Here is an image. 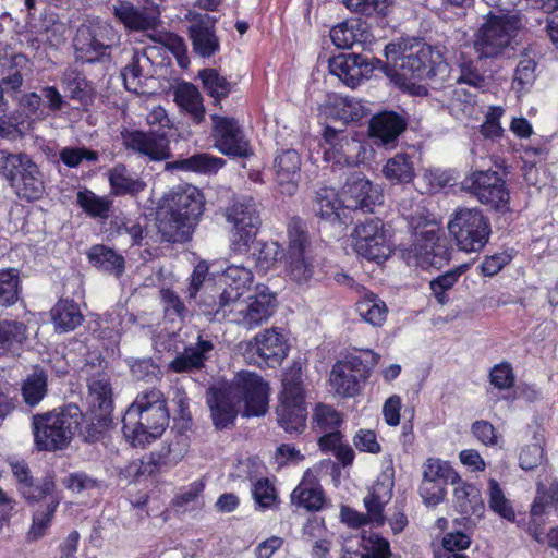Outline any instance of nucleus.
<instances>
[{
	"label": "nucleus",
	"instance_id": "8fccbe9b",
	"mask_svg": "<svg viewBox=\"0 0 558 558\" xmlns=\"http://www.w3.org/2000/svg\"><path fill=\"white\" fill-rule=\"evenodd\" d=\"M76 202L90 217L107 218L112 203L107 197H100L89 190L78 191Z\"/></svg>",
	"mask_w": 558,
	"mask_h": 558
},
{
	"label": "nucleus",
	"instance_id": "0e129e2a",
	"mask_svg": "<svg viewBox=\"0 0 558 558\" xmlns=\"http://www.w3.org/2000/svg\"><path fill=\"white\" fill-rule=\"evenodd\" d=\"M109 182L116 194L132 193L137 186V181L130 175L124 165H117L110 170Z\"/></svg>",
	"mask_w": 558,
	"mask_h": 558
},
{
	"label": "nucleus",
	"instance_id": "c756f323",
	"mask_svg": "<svg viewBox=\"0 0 558 558\" xmlns=\"http://www.w3.org/2000/svg\"><path fill=\"white\" fill-rule=\"evenodd\" d=\"M86 401L92 413L110 414L113 410L112 387L106 373L92 375L87 379Z\"/></svg>",
	"mask_w": 558,
	"mask_h": 558
},
{
	"label": "nucleus",
	"instance_id": "774afa93",
	"mask_svg": "<svg viewBox=\"0 0 558 558\" xmlns=\"http://www.w3.org/2000/svg\"><path fill=\"white\" fill-rule=\"evenodd\" d=\"M60 160L69 168H76L83 160L96 162L98 153L86 147H64L59 153Z\"/></svg>",
	"mask_w": 558,
	"mask_h": 558
},
{
	"label": "nucleus",
	"instance_id": "ddd939ff",
	"mask_svg": "<svg viewBox=\"0 0 558 558\" xmlns=\"http://www.w3.org/2000/svg\"><path fill=\"white\" fill-rule=\"evenodd\" d=\"M517 28V21L513 17L488 15L474 39V49L478 58H494L500 54L509 46Z\"/></svg>",
	"mask_w": 558,
	"mask_h": 558
},
{
	"label": "nucleus",
	"instance_id": "2f4dec72",
	"mask_svg": "<svg viewBox=\"0 0 558 558\" xmlns=\"http://www.w3.org/2000/svg\"><path fill=\"white\" fill-rule=\"evenodd\" d=\"M314 209L324 219L342 223L348 221L343 197L340 198L337 191L332 187L323 186L316 192Z\"/></svg>",
	"mask_w": 558,
	"mask_h": 558
},
{
	"label": "nucleus",
	"instance_id": "7ed1b4c3",
	"mask_svg": "<svg viewBox=\"0 0 558 558\" xmlns=\"http://www.w3.org/2000/svg\"><path fill=\"white\" fill-rule=\"evenodd\" d=\"M385 56L397 68L393 74L396 84L404 88L410 87L411 80L444 78L449 73V64L442 54L425 44L390 43L385 47Z\"/></svg>",
	"mask_w": 558,
	"mask_h": 558
},
{
	"label": "nucleus",
	"instance_id": "69168bd1",
	"mask_svg": "<svg viewBox=\"0 0 558 558\" xmlns=\"http://www.w3.org/2000/svg\"><path fill=\"white\" fill-rule=\"evenodd\" d=\"M546 510H551L558 515V483L550 484L547 492L539 493L531 508L532 515H541Z\"/></svg>",
	"mask_w": 558,
	"mask_h": 558
},
{
	"label": "nucleus",
	"instance_id": "f704fd0d",
	"mask_svg": "<svg viewBox=\"0 0 558 558\" xmlns=\"http://www.w3.org/2000/svg\"><path fill=\"white\" fill-rule=\"evenodd\" d=\"M17 68L14 74L1 78L3 86L8 90L16 92L20 89L23 83V76L28 70V59L22 53H16L12 49L4 45H0V72H3L4 68Z\"/></svg>",
	"mask_w": 558,
	"mask_h": 558
},
{
	"label": "nucleus",
	"instance_id": "bf43d9fd",
	"mask_svg": "<svg viewBox=\"0 0 558 558\" xmlns=\"http://www.w3.org/2000/svg\"><path fill=\"white\" fill-rule=\"evenodd\" d=\"M343 4L352 12L366 16H384L387 14L389 0H342Z\"/></svg>",
	"mask_w": 558,
	"mask_h": 558
},
{
	"label": "nucleus",
	"instance_id": "e2e57ef3",
	"mask_svg": "<svg viewBox=\"0 0 558 558\" xmlns=\"http://www.w3.org/2000/svg\"><path fill=\"white\" fill-rule=\"evenodd\" d=\"M447 484L422 477L418 494L428 507H435L445 500Z\"/></svg>",
	"mask_w": 558,
	"mask_h": 558
},
{
	"label": "nucleus",
	"instance_id": "a19ab883",
	"mask_svg": "<svg viewBox=\"0 0 558 558\" xmlns=\"http://www.w3.org/2000/svg\"><path fill=\"white\" fill-rule=\"evenodd\" d=\"M19 492L29 504H36L45 499L49 502L54 497H60L56 489L54 476L50 474L39 480L33 477Z\"/></svg>",
	"mask_w": 558,
	"mask_h": 558
},
{
	"label": "nucleus",
	"instance_id": "b1692460",
	"mask_svg": "<svg viewBox=\"0 0 558 558\" xmlns=\"http://www.w3.org/2000/svg\"><path fill=\"white\" fill-rule=\"evenodd\" d=\"M329 72L354 88L373 73L374 65L369 60L357 53H342L329 60Z\"/></svg>",
	"mask_w": 558,
	"mask_h": 558
},
{
	"label": "nucleus",
	"instance_id": "5701e85b",
	"mask_svg": "<svg viewBox=\"0 0 558 558\" xmlns=\"http://www.w3.org/2000/svg\"><path fill=\"white\" fill-rule=\"evenodd\" d=\"M189 36L193 50L202 58H209L220 49V41L215 33L216 19L208 14L189 12Z\"/></svg>",
	"mask_w": 558,
	"mask_h": 558
},
{
	"label": "nucleus",
	"instance_id": "2eb2a0df",
	"mask_svg": "<svg viewBox=\"0 0 558 558\" xmlns=\"http://www.w3.org/2000/svg\"><path fill=\"white\" fill-rule=\"evenodd\" d=\"M352 241L355 252L368 260L379 263L387 259L391 253L389 236L378 218H368L356 225L352 232Z\"/></svg>",
	"mask_w": 558,
	"mask_h": 558
},
{
	"label": "nucleus",
	"instance_id": "e433bc0d",
	"mask_svg": "<svg viewBox=\"0 0 558 558\" xmlns=\"http://www.w3.org/2000/svg\"><path fill=\"white\" fill-rule=\"evenodd\" d=\"M361 296L355 306L360 317L371 324L372 326L379 327L386 322L388 307L386 303L375 293L365 290L361 291Z\"/></svg>",
	"mask_w": 558,
	"mask_h": 558
},
{
	"label": "nucleus",
	"instance_id": "338daca9",
	"mask_svg": "<svg viewBox=\"0 0 558 558\" xmlns=\"http://www.w3.org/2000/svg\"><path fill=\"white\" fill-rule=\"evenodd\" d=\"M114 16L130 31L140 29V11L130 1L118 0L113 4Z\"/></svg>",
	"mask_w": 558,
	"mask_h": 558
},
{
	"label": "nucleus",
	"instance_id": "aec40b11",
	"mask_svg": "<svg viewBox=\"0 0 558 558\" xmlns=\"http://www.w3.org/2000/svg\"><path fill=\"white\" fill-rule=\"evenodd\" d=\"M392 481L387 483H376L369 494L364 498V506L367 510V517L349 507H342L340 511L341 522L350 527H360L368 521L377 526L385 522L384 507L388 504L392 495Z\"/></svg>",
	"mask_w": 558,
	"mask_h": 558
},
{
	"label": "nucleus",
	"instance_id": "864d4df0",
	"mask_svg": "<svg viewBox=\"0 0 558 558\" xmlns=\"http://www.w3.org/2000/svg\"><path fill=\"white\" fill-rule=\"evenodd\" d=\"M254 252L252 253L253 260L256 266L262 270L270 269L277 262L280 252V246L277 242H256L252 245Z\"/></svg>",
	"mask_w": 558,
	"mask_h": 558
},
{
	"label": "nucleus",
	"instance_id": "0eeeda50",
	"mask_svg": "<svg viewBox=\"0 0 558 558\" xmlns=\"http://www.w3.org/2000/svg\"><path fill=\"white\" fill-rule=\"evenodd\" d=\"M278 424L288 433H301L305 427L306 408L302 383V365L294 362L282 376V390L276 409Z\"/></svg>",
	"mask_w": 558,
	"mask_h": 558
},
{
	"label": "nucleus",
	"instance_id": "423d86ee",
	"mask_svg": "<svg viewBox=\"0 0 558 558\" xmlns=\"http://www.w3.org/2000/svg\"><path fill=\"white\" fill-rule=\"evenodd\" d=\"M0 175L21 198L39 199L45 192L44 175L25 153L0 149Z\"/></svg>",
	"mask_w": 558,
	"mask_h": 558
},
{
	"label": "nucleus",
	"instance_id": "bb28decb",
	"mask_svg": "<svg viewBox=\"0 0 558 558\" xmlns=\"http://www.w3.org/2000/svg\"><path fill=\"white\" fill-rule=\"evenodd\" d=\"M408 121L404 116L395 111H383L369 121V135L375 143L389 145L405 130Z\"/></svg>",
	"mask_w": 558,
	"mask_h": 558
},
{
	"label": "nucleus",
	"instance_id": "39448f33",
	"mask_svg": "<svg viewBox=\"0 0 558 558\" xmlns=\"http://www.w3.org/2000/svg\"><path fill=\"white\" fill-rule=\"evenodd\" d=\"M379 357L372 350L345 354L332 365L329 376L330 390L340 398L359 396L378 364Z\"/></svg>",
	"mask_w": 558,
	"mask_h": 558
},
{
	"label": "nucleus",
	"instance_id": "f3484780",
	"mask_svg": "<svg viewBox=\"0 0 558 558\" xmlns=\"http://www.w3.org/2000/svg\"><path fill=\"white\" fill-rule=\"evenodd\" d=\"M322 148L324 160L332 166H355L361 160L363 144L350 136L345 131L326 126L323 133Z\"/></svg>",
	"mask_w": 558,
	"mask_h": 558
},
{
	"label": "nucleus",
	"instance_id": "20e7f679",
	"mask_svg": "<svg viewBox=\"0 0 558 558\" xmlns=\"http://www.w3.org/2000/svg\"><path fill=\"white\" fill-rule=\"evenodd\" d=\"M83 421L76 404H68L50 412L33 416L34 441L38 450L64 449L72 440Z\"/></svg>",
	"mask_w": 558,
	"mask_h": 558
},
{
	"label": "nucleus",
	"instance_id": "c9c22d12",
	"mask_svg": "<svg viewBox=\"0 0 558 558\" xmlns=\"http://www.w3.org/2000/svg\"><path fill=\"white\" fill-rule=\"evenodd\" d=\"M291 500L307 510H319L324 505V495L315 483L311 471H306L301 483L293 489Z\"/></svg>",
	"mask_w": 558,
	"mask_h": 558
},
{
	"label": "nucleus",
	"instance_id": "37998d69",
	"mask_svg": "<svg viewBox=\"0 0 558 558\" xmlns=\"http://www.w3.org/2000/svg\"><path fill=\"white\" fill-rule=\"evenodd\" d=\"M383 172L391 182L409 183L415 175L413 157L407 154H397L387 160Z\"/></svg>",
	"mask_w": 558,
	"mask_h": 558
},
{
	"label": "nucleus",
	"instance_id": "6e6d98bb",
	"mask_svg": "<svg viewBox=\"0 0 558 558\" xmlns=\"http://www.w3.org/2000/svg\"><path fill=\"white\" fill-rule=\"evenodd\" d=\"M19 271L14 268L0 271V307L14 304L17 300Z\"/></svg>",
	"mask_w": 558,
	"mask_h": 558
},
{
	"label": "nucleus",
	"instance_id": "680f3d73",
	"mask_svg": "<svg viewBox=\"0 0 558 558\" xmlns=\"http://www.w3.org/2000/svg\"><path fill=\"white\" fill-rule=\"evenodd\" d=\"M423 180L428 191L435 193L446 186L453 185L457 181V175L453 170L433 168L424 171Z\"/></svg>",
	"mask_w": 558,
	"mask_h": 558
},
{
	"label": "nucleus",
	"instance_id": "4468645a",
	"mask_svg": "<svg viewBox=\"0 0 558 558\" xmlns=\"http://www.w3.org/2000/svg\"><path fill=\"white\" fill-rule=\"evenodd\" d=\"M462 187L485 206L496 210L508 208L510 192L496 171H474L464 179Z\"/></svg>",
	"mask_w": 558,
	"mask_h": 558
},
{
	"label": "nucleus",
	"instance_id": "6ab92c4d",
	"mask_svg": "<svg viewBox=\"0 0 558 558\" xmlns=\"http://www.w3.org/2000/svg\"><path fill=\"white\" fill-rule=\"evenodd\" d=\"M450 258L446 239L436 230H427L416 238L408 252V263L423 269L444 267Z\"/></svg>",
	"mask_w": 558,
	"mask_h": 558
},
{
	"label": "nucleus",
	"instance_id": "a878e982",
	"mask_svg": "<svg viewBox=\"0 0 558 558\" xmlns=\"http://www.w3.org/2000/svg\"><path fill=\"white\" fill-rule=\"evenodd\" d=\"M301 165V156L295 149H282L275 156L272 162L275 181L282 194L293 195L296 192Z\"/></svg>",
	"mask_w": 558,
	"mask_h": 558
},
{
	"label": "nucleus",
	"instance_id": "f257e3e1",
	"mask_svg": "<svg viewBox=\"0 0 558 558\" xmlns=\"http://www.w3.org/2000/svg\"><path fill=\"white\" fill-rule=\"evenodd\" d=\"M269 387L262 376L241 372L227 387L213 388L207 397L211 418L217 429L233 424L238 407L243 403V416H263L268 410Z\"/></svg>",
	"mask_w": 558,
	"mask_h": 558
},
{
	"label": "nucleus",
	"instance_id": "5fc2aeb1",
	"mask_svg": "<svg viewBox=\"0 0 558 558\" xmlns=\"http://www.w3.org/2000/svg\"><path fill=\"white\" fill-rule=\"evenodd\" d=\"M361 558H390L389 542L378 534H369L362 536L361 544Z\"/></svg>",
	"mask_w": 558,
	"mask_h": 558
},
{
	"label": "nucleus",
	"instance_id": "f8f14e48",
	"mask_svg": "<svg viewBox=\"0 0 558 558\" xmlns=\"http://www.w3.org/2000/svg\"><path fill=\"white\" fill-rule=\"evenodd\" d=\"M229 319L248 330L266 323L275 313L276 295L267 287H258L254 295L227 306Z\"/></svg>",
	"mask_w": 558,
	"mask_h": 558
},
{
	"label": "nucleus",
	"instance_id": "9b49d317",
	"mask_svg": "<svg viewBox=\"0 0 558 558\" xmlns=\"http://www.w3.org/2000/svg\"><path fill=\"white\" fill-rule=\"evenodd\" d=\"M119 40L118 33L106 21L95 20L82 25L74 38L76 57L84 62L94 63L106 54Z\"/></svg>",
	"mask_w": 558,
	"mask_h": 558
},
{
	"label": "nucleus",
	"instance_id": "7c9ffc66",
	"mask_svg": "<svg viewBox=\"0 0 558 558\" xmlns=\"http://www.w3.org/2000/svg\"><path fill=\"white\" fill-rule=\"evenodd\" d=\"M452 504L457 511L464 515L481 517L484 512V501L480 488L459 475V482L452 484Z\"/></svg>",
	"mask_w": 558,
	"mask_h": 558
},
{
	"label": "nucleus",
	"instance_id": "a211bd4d",
	"mask_svg": "<svg viewBox=\"0 0 558 558\" xmlns=\"http://www.w3.org/2000/svg\"><path fill=\"white\" fill-rule=\"evenodd\" d=\"M215 147L229 157L244 158L253 154L248 140L234 118L211 116Z\"/></svg>",
	"mask_w": 558,
	"mask_h": 558
},
{
	"label": "nucleus",
	"instance_id": "3c124183",
	"mask_svg": "<svg viewBox=\"0 0 558 558\" xmlns=\"http://www.w3.org/2000/svg\"><path fill=\"white\" fill-rule=\"evenodd\" d=\"M343 422L342 415L333 407L319 403L313 413V427L318 433L338 429Z\"/></svg>",
	"mask_w": 558,
	"mask_h": 558
},
{
	"label": "nucleus",
	"instance_id": "ea45409f",
	"mask_svg": "<svg viewBox=\"0 0 558 558\" xmlns=\"http://www.w3.org/2000/svg\"><path fill=\"white\" fill-rule=\"evenodd\" d=\"M366 112V107L359 99L340 95L330 97L329 114L344 123L359 121Z\"/></svg>",
	"mask_w": 558,
	"mask_h": 558
},
{
	"label": "nucleus",
	"instance_id": "9d476101",
	"mask_svg": "<svg viewBox=\"0 0 558 558\" xmlns=\"http://www.w3.org/2000/svg\"><path fill=\"white\" fill-rule=\"evenodd\" d=\"M288 251L284 257L286 276L293 282L302 286L307 283L314 275L313 258L307 255L308 236L305 223L292 218L288 225Z\"/></svg>",
	"mask_w": 558,
	"mask_h": 558
},
{
	"label": "nucleus",
	"instance_id": "c03bdc74",
	"mask_svg": "<svg viewBox=\"0 0 558 558\" xmlns=\"http://www.w3.org/2000/svg\"><path fill=\"white\" fill-rule=\"evenodd\" d=\"M444 96L446 106L454 118L463 119L473 113L475 95L462 86L449 88Z\"/></svg>",
	"mask_w": 558,
	"mask_h": 558
},
{
	"label": "nucleus",
	"instance_id": "052dcab7",
	"mask_svg": "<svg viewBox=\"0 0 558 558\" xmlns=\"http://www.w3.org/2000/svg\"><path fill=\"white\" fill-rule=\"evenodd\" d=\"M536 62L534 59L530 57H523L519 64L517 65L514 77H513V88L518 92H523L527 89L536 78Z\"/></svg>",
	"mask_w": 558,
	"mask_h": 558
},
{
	"label": "nucleus",
	"instance_id": "13d9d810",
	"mask_svg": "<svg viewBox=\"0 0 558 558\" xmlns=\"http://www.w3.org/2000/svg\"><path fill=\"white\" fill-rule=\"evenodd\" d=\"M251 492L256 506L263 510L271 508L278 500L276 488L268 478L256 480Z\"/></svg>",
	"mask_w": 558,
	"mask_h": 558
},
{
	"label": "nucleus",
	"instance_id": "c85d7f7f",
	"mask_svg": "<svg viewBox=\"0 0 558 558\" xmlns=\"http://www.w3.org/2000/svg\"><path fill=\"white\" fill-rule=\"evenodd\" d=\"M378 199L379 194L365 178H356L347 182L343 191V204L347 210L372 211Z\"/></svg>",
	"mask_w": 558,
	"mask_h": 558
},
{
	"label": "nucleus",
	"instance_id": "393cba45",
	"mask_svg": "<svg viewBox=\"0 0 558 558\" xmlns=\"http://www.w3.org/2000/svg\"><path fill=\"white\" fill-rule=\"evenodd\" d=\"M225 288L219 296L217 313H227V306L240 300L253 283L251 269L243 265L231 264L227 266L221 275Z\"/></svg>",
	"mask_w": 558,
	"mask_h": 558
},
{
	"label": "nucleus",
	"instance_id": "72a5a7b5",
	"mask_svg": "<svg viewBox=\"0 0 558 558\" xmlns=\"http://www.w3.org/2000/svg\"><path fill=\"white\" fill-rule=\"evenodd\" d=\"M225 165L226 161L222 158L202 153L187 158L167 162L166 169L214 174L217 173Z\"/></svg>",
	"mask_w": 558,
	"mask_h": 558
},
{
	"label": "nucleus",
	"instance_id": "09e8293b",
	"mask_svg": "<svg viewBox=\"0 0 558 558\" xmlns=\"http://www.w3.org/2000/svg\"><path fill=\"white\" fill-rule=\"evenodd\" d=\"M364 31L357 22H343L333 26L330 31V38L338 48L347 49L364 41Z\"/></svg>",
	"mask_w": 558,
	"mask_h": 558
},
{
	"label": "nucleus",
	"instance_id": "79ce46f5",
	"mask_svg": "<svg viewBox=\"0 0 558 558\" xmlns=\"http://www.w3.org/2000/svg\"><path fill=\"white\" fill-rule=\"evenodd\" d=\"M48 375L39 367H35L33 373L28 374L22 385V396L24 402L29 407L37 405L47 395Z\"/></svg>",
	"mask_w": 558,
	"mask_h": 558
},
{
	"label": "nucleus",
	"instance_id": "de8ad7c7",
	"mask_svg": "<svg viewBox=\"0 0 558 558\" xmlns=\"http://www.w3.org/2000/svg\"><path fill=\"white\" fill-rule=\"evenodd\" d=\"M422 477L445 484L459 482V473L449 461L439 458H427L422 465Z\"/></svg>",
	"mask_w": 558,
	"mask_h": 558
},
{
	"label": "nucleus",
	"instance_id": "58836bf2",
	"mask_svg": "<svg viewBox=\"0 0 558 558\" xmlns=\"http://www.w3.org/2000/svg\"><path fill=\"white\" fill-rule=\"evenodd\" d=\"M27 340V327L17 320H0V355L19 351Z\"/></svg>",
	"mask_w": 558,
	"mask_h": 558
},
{
	"label": "nucleus",
	"instance_id": "49530a36",
	"mask_svg": "<svg viewBox=\"0 0 558 558\" xmlns=\"http://www.w3.org/2000/svg\"><path fill=\"white\" fill-rule=\"evenodd\" d=\"M90 263L105 271L120 276L124 269V259L113 250L105 245H95L88 252Z\"/></svg>",
	"mask_w": 558,
	"mask_h": 558
},
{
	"label": "nucleus",
	"instance_id": "cd10ccee",
	"mask_svg": "<svg viewBox=\"0 0 558 558\" xmlns=\"http://www.w3.org/2000/svg\"><path fill=\"white\" fill-rule=\"evenodd\" d=\"M214 350V343L208 337L199 333L197 341L184 349L169 364V368L175 373H184L193 369H199L205 365L210 352Z\"/></svg>",
	"mask_w": 558,
	"mask_h": 558
},
{
	"label": "nucleus",
	"instance_id": "412c9836",
	"mask_svg": "<svg viewBox=\"0 0 558 558\" xmlns=\"http://www.w3.org/2000/svg\"><path fill=\"white\" fill-rule=\"evenodd\" d=\"M169 424V411L163 393L151 388L142 395V445L150 442L165 433Z\"/></svg>",
	"mask_w": 558,
	"mask_h": 558
},
{
	"label": "nucleus",
	"instance_id": "6e6552de",
	"mask_svg": "<svg viewBox=\"0 0 558 558\" xmlns=\"http://www.w3.org/2000/svg\"><path fill=\"white\" fill-rule=\"evenodd\" d=\"M225 216L227 222L232 226L231 254L240 256L248 254L262 223L257 203L252 197L238 198L226 209Z\"/></svg>",
	"mask_w": 558,
	"mask_h": 558
},
{
	"label": "nucleus",
	"instance_id": "4be33fe9",
	"mask_svg": "<svg viewBox=\"0 0 558 558\" xmlns=\"http://www.w3.org/2000/svg\"><path fill=\"white\" fill-rule=\"evenodd\" d=\"M150 132H142V155L150 160H166L169 158V141L166 136V129L169 128L170 119L161 106H154L146 117Z\"/></svg>",
	"mask_w": 558,
	"mask_h": 558
},
{
	"label": "nucleus",
	"instance_id": "f03ea898",
	"mask_svg": "<svg viewBox=\"0 0 558 558\" xmlns=\"http://www.w3.org/2000/svg\"><path fill=\"white\" fill-rule=\"evenodd\" d=\"M202 213L203 199L199 190L193 185L177 186L159 202L156 226L167 242H186L191 239Z\"/></svg>",
	"mask_w": 558,
	"mask_h": 558
},
{
	"label": "nucleus",
	"instance_id": "1a4fd4ad",
	"mask_svg": "<svg viewBox=\"0 0 558 558\" xmlns=\"http://www.w3.org/2000/svg\"><path fill=\"white\" fill-rule=\"evenodd\" d=\"M448 230L460 251L480 252L488 242L490 223L477 208H459L448 222Z\"/></svg>",
	"mask_w": 558,
	"mask_h": 558
},
{
	"label": "nucleus",
	"instance_id": "4d7b16f0",
	"mask_svg": "<svg viewBox=\"0 0 558 558\" xmlns=\"http://www.w3.org/2000/svg\"><path fill=\"white\" fill-rule=\"evenodd\" d=\"M61 497H54L52 501L47 502L44 511H36L33 517V524L28 532V537L33 541L40 538L53 518V514L60 504Z\"/></svg>",
	"mask_w": 558,
	"mask_h": 558
},
{
	"label": "nucleus",
	"instance_id": "473e14b6",
	"mask_svg": "<svg viewBox=\"0 0 558 558\" xmlns=\"http://www.w3.org/2000/svg\"><path fill=\"white\" fill-rule=\"evenodd\" d=\"M173 98L175 104L190 116L195 123H201L205 118L203 98L195 85L181 83L174 87Z\"/></svg>",
	"mask_w": 558,
	"mask_h": 558
},
{
	"label": "nucleus",
	"instance_id": "a18cd8bd",
	"mask_svg": "<svg viewBox=\"0 0 558 558\" xmlns=\"http://www.w3.org/2000/svg\"><path fill=\"white\" fill-rule=\"evenodd\" d=\"M487 498L489 509L500 518L514 522L515 512L510 499L505 495L499 482L493 477L487 481Z\"/></svg>",
	"mask_w": 558,
	"mask_h": 558
},
{
	"label": "nucleus",
	"instance_id": "4c0bfd02",
	"mask_svg": "<svg viewBox=\"0 0 558 558\" xmlns=\"http://www.w3.org/2000/svg\"><path fill=\"white\" fill-rule=\"evenodd\" d=\"M51 317L59 332L72 331L83 322L80 307L72 300H60L51 310Z\"/></svg>",
	"mask_w": 558,
	"mask_h": 558
},
{
	"label": "nucleus",
	"instance_id": "603ef678",
	"mask_svg": "<svg viewBox=\"0 0 558 558\" xmlns=\"http://www.w3.org/2000/svg\"><path fill=\"white\" fill-rule=\"evenodd\" d=\"M198 76L209 95L216 100L226 98L231 93V83L215 69L202 70Z\"/></svg>",
	"mask_w": 558,
	"mask_h": 558
},
{
	"label": "nucleus",
	"instance_id": "dca6fc26",
	"mask_svg": "<svg viewBox=\"0 0 558 558\" xmlns=\"http://www.w3.org/2000/svg\"><path fill=\"white\" fill-rule=\"evenodd\" d=\"M289 347L284 335L278 328L257 333L245 343L244 356L258 366L275 367L288 355Z\"/></svg>",
	"mask_w": 558,
	"mask_h": 558
}]
</instances>
